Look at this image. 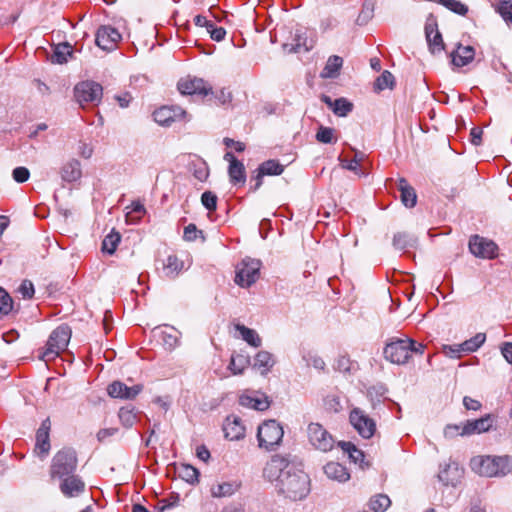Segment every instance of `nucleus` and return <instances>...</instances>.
I'll list each match as a JSON object with an SVG mask.
<instances>
[{
  "mask_svg": "<svg viewBox=\"0 0 512 512\" xmlns=\"http://www.w3.org/2000/svg\"><path fill=\"white\" fill-rule=\"evenodd\" d=\"M470 467L483 477H505L512 472V456H475L470 461Z\"/></svg>",
  "mask_w": 512,
  "mask_h": 512,
  "instance_id": "f03ea898",
  "label": "nucleus"
},
{
  "mask_svg": "<svg viewBox=\"0 0 512 512\" xmlns=\"http://www.w3.org/2000/svg\"><path fill=\"white\" fill-rule=\"evenodd\" d=\"M126 210H128L126 213L127 220L132 218V213H136L140 217L146 212L144 205L139 201L132 202L130 206L126 207Z\"/></svg>",
  "mask_w": 512,
  "mask_h": 512,
  "instance_id": "4d7b16f0",
  "label": "nucleus"
},
{
  "mask_svg": "<svg viewBox=\"0 0 512 512\" xmlns=\"http://www.w3.org/2000/svg\"><path fill=\"white\" fill-rule=\"evenodd\" d=\"M240 488V483L237 481L223 482L211 487V495L216 498L228 497L237 492Z\"/></svg>",
  "mask_w": 512,
  "mask_h": 512,
  "instance_id": "c85d7f7f",
  "label": "nucleus"
},
{
  "mask_svg": "<svg viewBox=\"0 0 512 512\" xmlns=\"http://www.w3.org/2000/svg\"><path fill=\"white\" fill-rule=\"evenodd\" d=\"M71 330L67 325H60L52 331L46 349L41 355L44 361H50L64 351L70 341Z\"/></svg>",
  "mask_w": 512,
  "mask_h": 512,
  "instance_id": "20e7f679",
  "label": "nucleus"
},
{
  "mask_svg": "<svg viewBox=\"0 0 512 512\" xmlns=\"http://www.w3.org/2000/svg\"><path fill=\"white\" fill-rule=\"evenodd\" d=\"M326 476L338 482H346L350 478V474L345 466L337 462H329L324 466Z\"/></svg>",
  "mask_w": 512,
  "mask_h": 512,
  "instance_id": "a878e982",
  "label": "nucleus"
},
{
  "mask_svg": "<svg viewBox=\"0 0 512 512\" xmlns=\"http://www.w3.org/2000/svg\"><path fill=\"white\" fill-rule=\"evenodd\" d=\"M184 267L183 261L179 260L175 255H169L164 263V273L167 277H175L182 271Z\"/></svg>",
  "mask_w": 512,
  "mask_h": 512,
  "instance_id": "473e14b6",
  "label": "nucleus"
},
{
  "mask_svg": "<svg viewBox=\"0 0 512 512\" xmlns=\"http://www.w3.org/2000/svg\"><path fill=\"white\" fill-rule=\"evenodd\" d=\"M239 403L246 408L264 411L269 407V401L264 394L255 391H246L239 397Z\"/></svg>",
  "mask_w": 512,
  "mask_h": 512,
  "instance_id": "aec40b11",
  "label": "nucleus"
},
{
  "mask_svg": "<svg viewBox=\"0 0 512 512\" xmlns=\"http://www.w3.org/2000/svg\"><path fill=\"white\" fill-rule=\"evenodd\" d=\"M425 35L429 50L432 54H438L444 50V42L441 33L438 31L435 19H428L425 24Z\"/></svg>",
  "mask_w": 512,
  "mask_h": 512,
  "instance_id": "6ab92c4d",
  "label": "nucleus"
},
{
  "mask_svg": "<svg viewBox=\"0 0 512 512\" xmlns=\"http://www.w3.org/2000/svg\"><path fill=\"white\" fill-rule=\"evenodd\" d=\"M438 3L459 15H466L468 7L458 0H438Z\"/></svg>",
  "mask_w": 512,
  "mask_h": 512,
  "instance_id": "a18cd8bd",
  "label": "nucleus"
},
{
  "mask_svg": "<svg viewBox=\"0 0 512 512\" xmlns=\"http://www.w3.org/2000/svg\"><path fill=\"white\" fill-rule=\"evenodd\" d=\"M51 423L47 418L42 423L36 433V445L35 451L41 455L46 456L50 450V439H49V431H50Z\"/></svg>",
  "mask_w": 512,
  "mask_h": 512,
  "instance_id": "5701e85b",
  "label": "nucleus"
},
{
  "mask_svg": "<svg viewBox=\"0 0 512 512\" xmlns=\"http://www.w3.org/2000/svg\"><path fill=\"white\" fill-rule=\"evenodd\" d=\"M72 55V46L69 43H61L55 47L53 61L58 64L66 63L68 57Z\"/></svg>",
  "mask_w": 512,
  "mask_h": 512,
  "instance_id": "58836bf2",
  "label": "nucleus"
},
{
  "mask_svg": "<svg viewBox=\"0 0 512 512\" xmlns=\"http://www.w3.org/2000/svg\"><path fill=\"white\" fill-rule=\"evenodd\" d=\"M207 32L210 34L211 38L215 41H221L224 39L226 35V31L222 27H216L215 24H208Z\"/></svg>",
  "mask_w": 512,
  "mask_h": 512,
  "instance_id": "13d9d810",
  "label": "nucleus"
},
{
  "mask_svg": "<svg viewBox=\"0 0 512 512\" xmlns=\"http://www.w3.org/2000/svg\"><path fill=\"white\" fill-rule=\"evenodd\" d=\"M309 443L322 452L330 451L335 444L332 435L319 423H310L307 428Z\"/></svg>",
  "mask_w": 512,
  "mask_h": 512,
  "instance_id": "9d476101",
  "label": "nucleus"
},
{
  "mask_svg": "<svg viewBox=\"0 0 512 512\" xmlns=\"http://www.w3.org/2000/svg\"><path fill=\"white\" fill-rule=\"evenodd\" d=\"M303 360L306 362L308 366H312L315 369L323 370L325 368L324 360L316 353L309 351L303 354Z\"/></svg>",
  "mask_w": 512,
  "mask_h": 512,
  "instance_id": "3c124183",
  "label": "nucleus"
},
{
  "mask_svg": "<svg viewBox=\"0 0 512 512\" xmlns=\"http://www.w3.org/2000/svg\"><path fill=\"white\" fill-rule=\"evenodd\" d=\"M261 262L256 259L246 258L237 266L235 282L241 287L247 288L259 278Z\"/></svg>",
  "mask_w": 512,
  "mask_h": 512,
  "instance_id": "1a4fd4ad",
  "label": "nucleus"
},
{
  "mask_svg": "<svg viewBox=\"0 0 512 512\" xmlns=\"http://www.w3.org/2000/svg\"><path fill=\"white\" fill-rule=\"evenodd\" d=\"M283 435V427L276 420H267L258 427L259 447L273 450L280 445Z\"/></svg>",
  "mask_w": 512,
  "mask_h": 512,
  "instance_id": "423d86ee",
  "label": "nucleus"
},
{
  "mask_svg": "<svg viewBox=\"0 0 512 512\" xmlns=\"http://www.w3.org/2000/svg\"><path fill=\"white\" fill-rule=\"evenodd\" d=\"M18 292L25 299H30L34 295V286L33 283L29 280H24L18 288Z\"/></svg>",
  "mask_w": 512,
  "mask_h": 512,
  "instance_id": "6e6d98bb",
  "label": "nucleus"
},
{
  "mask_svg": "<svg viewBox=\"0 0 512 512\" xmlns=\"http://www.w3.org/2000/svg\"><path fill=\"white\" fill-rule=\"evenodd\" d=\"M12 177L17 183H24L30 177V171L24 166H19L13 169Z\"/></svg>",
  "mask_w": 512,
  "mask_h": 512,
  "instance_id": "5fc2aeb1",
  "label": "nucleus"
},
{
  "mask_svg": "<svg viewBox=\"0 0 512 512\" xmlns=\"http://www.w3.org/2000/svg\"><path fill=\"white\" fill-rule=\"evenodd\" d=\"M195 178H197L199 181H205L209 176V169L206 165V163H200L193 172Z\"/></svg>",
  "mask_w": 512,
  "mask_h": 512,
  "instance_id": "680f3d73",
  "label": "nucleus"
},
{
  "mask_svg": "<svg viewBox=\"0 0 512 512\" xmlns=\"http://www.w3.org/2000/svg\"><path fill=\"white\" fill-rule=\"evenodd\" d=\"M142 390V384H136L129 387L121 381H114L107 387V392L110 397L125 400H132L136 398V396L140 394Z\"/></svg>",
  "mask_w": 512,
  "mask_h": 512,
  "instance_id": "dca6fc26",
  "label": "nucleus"
},
{
  "mask_svg": "<svg viewBox=\"0 0 512 512\" xmlns=\"http://www.w3.org/2000/svg\"><path fill=\"white\" fill-rule=\"evenodd\" d=\"M350 423L365 439L371 438L376 431V423L363 410L355 408L351 411Z\"/></svg>",
  "mask_w": 512,
  "mask_h": 512,
  "instance_id": "ddd939ff",
  "label": "nucleus"
},
{
  "mask_svg": "<svg viewBox=\"0 0 512 512\" xmlns=\"http://www.w3.org/2000/svg\"><path fill=\"white\" fill-rule=\"evenodd\" d=\"M13 307V301L10 295L0 287V313L8 314Z\"/></svg>",
  "mask_w": 512,
  "mask_h": 512,
  "instance_id": "603ef678",
  "label": "nucleus"
},
{
  "mask_svg": "<svg viewBox=\"0 0 512 512\" xmlns=\"http://www.w3.org/2000/svg\"><path fill=\"white\" fill-rule=\"evenodd\" d=\"M375 86L378 90L387 88L392 89L394 86V76L391 72L385 70L376 80Z\"/></svg>",
  "mask_w": 512,
  "mask_h": 512,
  "instance_id": "8fccbe9b",
  "label": "nucleus"
},
{
  "mask_svg": "<svg viewBox=\"0 0 512 512\" xmlns=\"http://www.w3.org/2000/svg\"><path fill=\"white\" fill-rule=\"evenodd\" d=\"M475 56V50L472 46L458 45L457 49L452 52V63L457 67H463L469 64Z\"/></svg>",
  "mask_w": 512,
  "mask_h": 512,
  "instance_id": "393cba45",
  "label": "nucleus"
},
{
  "mask_svg": "<svg viewBox=\"0 0 512 512\" xmlns=\"http://www.w3.org/2000/svg\"><path fill=\"white\" fill-rule=\"evenodd\" d=\"M501 353L503 357L512 364V343L511 342H505L501 347Z\"/></svg>",
  "mask_w": 512,
  "mask_h": 512,
  "instance_id": "774afa93",
  "label": "nucleus"
},
{
  "mask_svg": "<svg viewBox=\"0 0 512 512\" xmlns=\"http://www.w3.org/2000/svg\"><path fill=\"white\" fill-rule=\"evenodd\" d=\"M274 364L275 361L273 355L268 351H259L254 358V366L262 369V374H267Z\"/></svg>",
  "mask_w": 512,
  "mask_h": 512,
  "instance_id": "7c9ffc66",
  "label": "nucleus"
},
{
  "mask_svg": "<svg viewBox=\"0 0 512 512\" xmlns=\"http://www.w3.org/2000/svg\"><path fill=\"white\" fill-rule=\"evenodd\" d=\"M412 339H393L386 344L383 354L387 361L403 365L406 364L411 357Z\"/></svg>",
  "mask_w": 512,
  "mask_h": 512,
  "instance_id": "0eeeda50",
  "label": "nucleus"
},
{
  "mask_svg": "<svg viewBox=\"0 0 512 512\" xmlns=\"http://www.w3.org/2000/svg\"><path fill=\"white\" fill-rule=\"evenodd\" d=\"M84 489L85 483L79 476L74 474L63 478L60 484V491L70 498L79 496Z\"/></svg>",
  "mask_w": 512,
  "mask_h": 512,
  "instance_id": "4be33fe9",
  "label": "nucleus"
},
{
  "mask_svg": "<svg viewBox=\"0 0 512 512\" xmlns=\"http://www.w3.org/2000/svg\"><path fill=\"white\" fill-rule=\"evenodd\" d=\"M295 465L292 464L288 458L276 454L273 455L263 468V478L270 483L278 484L284 478L286 470L294 469Z\"/></svg>",
  "mask_w": 512,
  "mask_h": 512,
  "instance_id": "6e6552de",
  "label": "nucleus"
},
{
  "mask_svg": "<svg viewBox=\"0 0 512 512\" xmlns=\"http://www.w3.org/2000/svg\"><path fill=\"white\" fill-rule=\"evenodd\" d=\"M285 473L284 478L275 484L277 492L292 501L304 499L310 492L309 476L296 467Z\"/></svg>",
  "mask_w": 512,
  "mask_h": 512,
  "instance_id": "f257e3e1",
  "label": "nucleus"
},
{
  "mask_svg": "<svg viewBox=\"0 0 512 512\" xmlns=\"http://www.w3.org/2000/svg\"><path fill=\"white\" fill-rule=\"evenodd\" d=\"M120 235L117 232H111L105 236L102 242V251L108 254H113L120 242Z\"/></svg>",
  "mask_w": 512,
  "mask_h": 512,
  "instance_id": "37998d69",
  "label": "nucleus"
},
{
  "mask_svg": "<svg viewBox=\"0 0 512 512\" xmlns=\"http://www.w3.org/2000/svg\"><path fill=\"white\" fill-rule=\"evenodd\" d=\"M336 369L340 372L349 373L353 369V364L349 358L341 356L337 359Z\"/></svg>",
  "mask_w": 512,
  "mask_h": 512,
  "instance_id": "bf43d9fd",
  "label": "nucleus"
},
{
  "mask_svg": "<svg viewBox=\"0 0 512 512\" xmlns=\"http://www.w3.org/2000/svg\"><path fill=\"white\" fill-rule=\"evenodd\" d=\"M471 143L475 146L481 144L482 141V130L478 127H474L470 131Z\"/></svg>",
  "mask_w": 512,
  "mask_h": 512,
  "instance_id": "338daca9",
  "label": "nucleus"
},
{
  "mask_svg": "<svg viewBox=\"0 0 512 512\" xmlns=\"http://www.w3.org/2000/svg\"><path fill=\"white\" fill-rule=\"evenodd\" d=\"M235 328L240 333L241 338L249 345L255 348L261 346L262 340L254 329L248 328L242 324H237Z\"/></svg>",
  "mask_w": 512,
  "mask_h": 512,
  "instance_id": "c756f323",
  "label": "nucleus"
},
{
  "mask_svg": "<svg viewBox=\"0 0 512 512\" xmlns=\"http://www.w3.org/2000/svg\"><path fill=\"white\" fill-rule=\"evenodd\" d=\"M198 233H201L194 224H189L184 229V239L187 241H194L197 238Z\"/></svg>",
  "mask_w": 512,
  "mask_h": 512,
  "instance_id": "e2e57ef3",
  "label": "nucleus"
},
{
  "mask_svg": "<svg viewBox=\"0 0 512 512\" xmlns=\"http://www.w3.org/2000/svg\"><path fill=\"white\" fill-rule=\"evenodd\" d=\"M497 11L502 16L504 21L512 26V0H500Z\"/></svg>",
  "mask_w": 512,
  "mask_h": 512,
  "instance_id": "49530a36",
  "label": "nucleus"
},
{
  "mask_svg": "<svg viewBox=\"0 0 512 512\" xmlns=\"http://www.w3.org/2000/svg\"><path fill=\"white\" fill-rule=\"evenodd\" d=\"M296 44H295V47H294V51L295 52H300L301 49H303L304 51H309L310 49L313 48V41L310 40L309 42L307 41V39H303L302 41V38L301 36H297V39H296Z\"/></svg>",
  "mask_w": 512,
  "mask_h": 512,
  "instance_id": "0e129e2a",
  "label": "nucleus"
},
{
  "mask_svg": "<svg viewBox=\"0 0 512 512\" xmlns=\"http://www.w3.org/2000/svg\"><path fill=\"white\" fill-rule=\"evenodd\" d=\"M339 446L341 449L349 455V458L354 463H359L362 465L364 461V453L359 450L353 443L351 442H339Z\"/></svg>",
  "mask_w": 512,
  "mask_h": 512,
  "instance_id": "4c0bfd02",
  "label": "nucleus"
},
{
  "mask_svg": "<svg viewBox=\"0 0 512 512\" xmlns=\"http://www.w3.org/2000/svg\"><path fill=\"white\" fill-rule=\"evenodd\" d=\"M103 88L100 84L93 81H85L77 84L74 94L80 105L87 103H98L101 100Z\"/></svg>",
  "mask_w": 512,
  "mask_h": 512,
  "instance_id": "f8f14e48",
  "label": "nucleus"
},
{
  "mask_svg": "<svg viewBox=\"0 0 512 512\" xmlns=\"http://www.w3.org/2000/svg\"><path fill=\"white\" fill-rule=\"evenodd\" d=\"M77 467L76 452L71 448H63L58 451L50 466L51 478L63 479L74 473Z\"/></svg>",
  "mask_w": 512,
  "mask_h": 512,
  "instance_id": "7ed1b4c3",
  "label": "nucleus"
},
{
  "mask_svg": "<svg viewBox=\"0 0 512 512\" xmlns=\"http://www.w3.org/2000/svg\"><path fill=\"white\" fill-rule=\"evenodd\" d=\"M485 340L486 335L484 333H477L472 338L461 343L459 347L464 353L475 352L484 344Z\"/></svg>",
  "mask_w": 512,
  "mask_h": 512,
  "instance_id": "f704fd0d",
  "label": "nucleus"
},
{
  "mask_svg": "<svg viewBox=\"0 0 512 512\" xmlns=\"http://www.w3.org/2000/svg\"><path fill=\"white\" fill-rule=\"evenodd\" d=\"M177 87L182 95L197 96L201 98L213 95L212 87L200 78H182L179 80Z\"/></svg>",
  "mask_w": 512,
  "mask_h": 512,
  "instance_id": "9b49d317",
  "label": "nucleus"
},
{
  "mask_svg": "<svg viewBox=\"0 0 512 512\" xmlns=\"http://www.w3.org/2000/svg\"><path fill=\"white\" fill-rule=\"evenodd\" d=\"M416 244V238L405 232H398L393 237V246L398 250H405L410 247H414Z\"/></svg>",
  "mask_w": 512,
  "mask_h": 512,
  "instance_id": "72a5a7b5",
  "label": "nucleus"
},
{
  "mask_svg": "<svg viewBox=\"0 0 512 512\" xmlns=\"http://www.w3.org/2000/svg\"><path fill=\"white\" fill-rule=\"evenodd\" d=\"M343 65V60L341 57L337 55L330 56L326 62L325 67L320 73V77L327 78H336L339 75V71Z\"/></svg>",
  "mask_w": 512,
  "mask_h": 512,
  "instance_id": "cd10ccee",
  "label": "nucleus"
},
{
  "mask_svg": "<svg viewBox=\"0 0 512 512\" xmlns=\"http://www.w3.org/2000/svg\"><path fill=\"white\" fill-rule=\"evenodd\" d=\"M469 249L476 257L491 259L497 255V245L492 240L478 235L470 239Z\"/></svg>",
  "mask_w": 512,
  "mask_h": 512,
  "instance_id": "4468645a",
  "label": "nucleus"
},
{
  "mask_svg": "<svg viewBox=\"0 0 512 512\" xmlns=\"http://www.w3.org/2000/svg\"><path fill=\"white\" fill-rule=\"evenodd\" d=\"M463 469L457 462L451 461L440 467L438 479L444 485L456 486L463 477Z\"/></svg>",
  "mask_w": 512,
  "mask_h": 512,
  "instance_id": "a211bd4d",
  "label": "nucleus"
},
{
  "mask_svg": "<svg viewBox=\"0 0 512 512\" xmlns=\"http://www.w3.org/2000/svg\"><path fill=\"white\" fill-rule=\"evenodd\" d=\"M259 169L261 173L265 175H280L284 170L283 166L275 160H268L263 162L259 166Z\"/></svg>",
  "mask_w": 512,
  "mask_h": 512,
  "instance_id": "c03bdc74",
  "label": "nucleus"
},
{
  "mask_svg": "<svg viewBox=\"0 0 512 512\" xmlns=\"http://www.w3.org/2000/svg\"><path fill=\"white\" fill-rule=\"evenodd\" d=\"M398 189L401 192V201L406 207H414L417 196L413 187H411L404 178L399 179Z\"/></svg>",
  "mask_w": 512,
  "mask_h": 512,
  "instance_id": "bb28decb",
  "label": "nucleus"
},
{
  "mask_svg": "<svg viewBox=\"0 0 512 512\" xmlns=\"http://www.w3.org/2000/svg\"><path fill=\"white\" fill-rule=\"evenodd\" d=\"M121 39L120 33L111 26H102L96 33V45L105 51H111Z\"/></svg>",
  "mask_w": 512,
  "mask_h": 512,
  "instance_id": "f3484780",
  "label": "nucleus"
},
{
  "mask_svg": "<svg viewBox=\"0 0 512 512\" xmlns=\"http://www.w3.org/2000/svg\"><path fill=\"white\" fill-rule=\"evenodd\" d=\"M154 120L164 126L172 122L187 119V112L179 106H163L153 113Z\"/></svg>",
  "mask_w": 512,
  "mask_h": 512,
  "instance_id": "2eb2a0df",
  "label": "nucleus"
},
{
  "mask_svg": "<svg viewBox=\"0 0 512 512\" xmlns=\"http://www.w3.org/2000/svg\"><path fill=\"white\" fill-rule=\"evenodd\" d=\"M249 365V358L245 355H232L228 368L235 375L243 373Z\"/></svg>",
  "mask_w": 512,
  "mask_h": 512,
  "instance_id": "c9c22d12",
  "label": "nucleus"
},
{
  "mask_svg": "<svg viewBox=\"0 0 512 512\" xmlns=\"http://www.w3.org/2000/svg\"><path fill=\"white\" fill-rule=\"evenodd\" d=\"M223 431L227 439L237 441L244 437L245 426L239 417L230 415L224 422Z\"/></svg>",
  "mask_w": 512,
  "mask_h": 512,
  "instance_id": "412c9836",
  "label": "nucleus"
},
{
  "mask_svg": "<svg viewBox=\"0 0 512 512\" xmlns=\"http://www.w3.org/2000/svg\"><path fill=\"white\" fill-rule=\"evenodd\" d=\"M179 335L180 333L173 327L161 331V339L164 346L169 350L174 349L179 344Z\"/></svg>",
  "mask_w": 512,
  "mask_h": 512,
  "instance_id": "e433bc0d",
  "label": "nucleus"
},
{
  "mask_svg": "<svg viewBox=\"0 0 512 512\" xmlns=\"http://www.w3.org/2000/svg\"><path fill=\"white\" fill-rule=\"evenodd\" d=\"M118 429L117 428H104L98 431L97 433V439L100 442L105 441L107 438L114 436L117 434Z\"/></svg>",
  "mask_w": 512,
  "mask_h": 512,
  "instance_id": "69168bd1",
  "label": "nucleus"
},
{
  "mask_svg": "<svg viewBox=\"0 0 512 512\" xmlns=\"http://www.w3.org/2000/svg\"><path fill=\"white\" fill-rule=\"evenodd\" d=\"M208 97H209L208 101H211L212 98H215L217 103L223 105V104H226V103L230 102V100H231V93L225 91L224 89H222V90H220L217 93L213 92V95H209Z\"/></svg>",
  "mask_w": 512,
  "mask_h": 512,
  "instance_id": "052dcab7",
  "label": "nucleus"
},
{
  "mask_svg": "<svg viewBox=\"0 0 512 512\" xmlns=\"http://www.w3.org/2000/svg\"><path fill=\"white\" fill-rule=\"evenodd\" d=\"M228 174L233 185H243L246 181L245 167L242 162L229 165Z\"/></svg>",
  "mask_w": 512,
  "mask_h": 512,
  "instance_id": "2f4dec72",
  "label": "nucleus"
},
{
  "mask_svg": "<svg viewBox=\"0 0 512 512\" xmlns=\"http://www.w3.org/2000/svg\"><path fill=\"white\" fill-rule=\"evenodd\" d=\"M353 105L345 98H338L334 100L333 112L337 116L344 117L352 111Z\"/></svg>",
  "mask_w": 512,
  "mask_h": 512,
  "instance_id": "de8ad7c7",
  "label": "nucleus"
},
{
  "mask_svg": "<svg viewBox=\"0 0 512 512\" xmlns=\"http://www.w3.org/2000/svg\"><path fill=\"white\" fill-rule=\"evenodd\" d=\"M391 505V500L387 495L378 494L369 501V507L374 512H384Z\"/></svg>",
  "mask_w": 512,
  "mask_h": 512,
  "instance_id": "ea45409f",
  "label": "nucleus"
},
{
  "mask_svg": "<svg viewBox=\"0 0 512 512\" xmlns=\"http://www.w3.org/2000/svg\"><path fill=\"white\" fill-rule=\"evenodd\" d=\"M493 419L490 415H486L476 420H468L462 426L448 425L444 433L446 437H454L456 435L469 436L473 434H481L491 429Z\"/></svg>",
  "mask_w": 512,
  "mask_h": 512,
  "instance_id": "39448f33",
  "label": "nucleus"
},
{
  "mask_svg": "<svg viewBox=\"0 0 512 512\" xmlns=\"http://www.w3.org/2000/svg\"><path fill=\"white\" fill-rule=\"evenodd\" d=\"M315 138L318 142L323 144H334L337 142L335 130L333 128L325 126H320L318 128Z\"/></svg>",
  "mask_w": 512,
  "mask_h": 512,
  "instance_id": "a19ab883",
  "label": "nucleus"
},
{
  "mask_svg": "<svg viewBox=\"0 0 512 512\" xmlns=\"http://www.w3.org/2000/svg\"><path fill=\"white\" fill-rule=\"evenodd\" d=\"M60 175L65 182H75L81 178L82 171L80 162L76 159L67 161L60 170Z\"/></svg>",
  "mask_w": 512,
  "mask_h": 512,
  "instance_id": "b1692460",
  "label": "nucleus"
},
{
  "mask_svg": "<svg viewBox=\"0 0 512 512\" xmlns=\"http://www.w3.org/2000/svg\"><path fill=\"white\" fill-rule=\"evenodd\" d=\"M118 417L121 424L125 428H131L136 422L137 418L136 413L134 412V409L132 407H122L118 412Z\"/></svg>",
  "mask_w": 512,
  "mask_h": 512,
  "instance_id": "79ce46f5",
  "label": "nucleus"
},
{
  "mask_svg": "<svg viewBox=\"0 0 512 512\" xmlns=\"http://www.w3.org/2000/svg\"><path fill=\"white\" fill-rule=\"evenodd\" d=\"M179 475L188 483H195L198 481L199 472L191 465H182L179 469Z\"/></svg>",
  "mask_w": 512,
  "mask_h": 512,
  "instance_id": "09e8293b",
  "label": "nucleus"
},
{
  "mask_svg": "<svg viewBox=\"0 0 512 512\" xmlns=\"http://www.w3.org/2000/svg\"><path fill=\"white\" fill-rule=\"evenodd\" d=\"M202 205L209 211L216 210L217 196L211 191H205L201 196Z\"/></svg>",
  "mask_w": 512,
  "mask_h": 512,
  "instance_id": "864d4df0",
  "label": "nucleus"
}]
</instances>
